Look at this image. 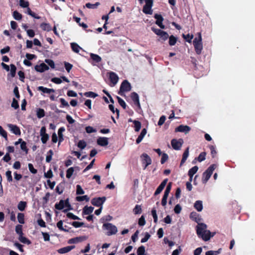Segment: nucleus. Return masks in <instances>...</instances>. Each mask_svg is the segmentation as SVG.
Returning a JSON list of instances; mask_svg holds the SVG:
<instances>
[{
  "label": "nucleus",
  "instance_id": "obj_1",
  "mask_svg": "<svg viewBox=\"0 0 255 255\" xmlns=\"http://www.w3.org/2000/svg\"><path fill=\"white\" fill-rule=\"evenodd\" d=\"M207 225L204 223L199 224L196 227L198 236L204 241H209L215 234V233H211L210 231L207 230Z\"/></svg>",
  "mask_w": 255,
  "mask_h": 255
},
{
  "label": "nucleus",
  "instance_id": "obj_2",
  "mask_svg": "<svg viewBox=\"0 0 255 255\" xmlns=\"http://www.w3.org/2000/svg\"><path fill=\"white\" fill-rule=\"evenodd\" d=\"M103 228L108 231L107 233L108 236L115 235L118 232L116 226L111 223H104L103 225Z\"/></svg>",
  "mask_w": 255,
  "mask_h": 255
},
{
  "label": "nucleus",
  "instance_id": "obj_3",
  "mask_svg": "<svg viewBox=\"0 0 255 255\" xmlns=\"http://www.w3.org/2000/svg\"><path fill=\"white\" fill-rule=\"evenodd\" d=\"M131 89V86L129 82L127 80H125L121 85L118 94L121 96H123L124 92H129Z\"/></svg>",
  "mask_w": 255,
  "mask_h": 255
},
{
  "label": "nucleus",
  "instance_id": "obj_4",
  "mask_svg": "<svg viewBox=\"0 0 255 255\" xmlns=\"http://www.w3.org/2000/svg\"><path fill=\"white\" fill-rule=\"evenodd\" d=\"M106 200V197H95L91 200V204L96 207H103L102 205Z\"/></svg>",
  "mask_w": 255,
  "mask_h": 255
},
{
  "label": "nucleus",
  "instance_id": "obj_5",
  "mask_svg": "<svg viewBox=\"0 0 255 255\" xmlns=\"http://www.w3.org/2000/svg\"><path fill=\"white\" fill-rule=\"evenodd\" d=\"M141 158H142V163L144 165L143 169H145L148 165L151 164V159L145 153L142 154Z\"/></svg>",
  "mask_w": 255,
  "mask_h": 255
},
{
  "label": "nucleus",
  "instance_id": "obj_6",
  "mask_svg": "<svg viewBox=\"0 0 255 255\" xmlns=\"http://www.w3.org/2000/svg\"><path fill=\"white\" fill-rule=\"evenodd\" d=\"M154 18L156 19L155 24L161 29H164L165 28V26L162 23L164 18L161 14L155 13L154 15Z\"/></svg>",
  "mask_w": 255,
  "mask_h": 255
},
{
  "label": "nucleus",
  "instance_id": "obj_7",
  "mask_svg": "<svg viewBox=\"0 0 255 255\" xmlns=\"http://www.w3.org/2000/svg\"><path fill=\"white\" fill-rule=\"evenodd\" d=\"M35 70L38 72L42 73L46 70L49 69V67L44 63L40 64V65H36L34 67Z\"/></svg>",
  "mask_w": 255,
  "mask_h": 255
},
{
  "label": "nucleus",
  "instance_id": "obj_8",
  "mask_svg": "<svg viewBox=\"0 0 255 255\" xmlns=\"http://www.w3.org/2000/svg\"><path fill=\"white\" fill-rule=\"evenodd\" d=\"M168 181V179H164L162 182L160 183L159 186L156 189L155 192H154V196H156L160 194L161 191L163 190L165 186H166L167 182Z\"/></svg>",
  "mask_w": 255,
  "mask_h": 255
},
{
  "label": "nucleus",
  "instance_id": "obj_9",
  "mask_svg": "<svg viewBox=\"0 0 255 255\" xmlns=\"http://www.w3.org/2000/svg\"><path fill=\"white\" fill-rule=\"evenodd\" d=\"M191 129L190 127L188 126H184L183 125H180L175 128V131L182 132L185 133H188Z\"/></svg>",
  "mask_w": 255,
  "mask_h": 255
},
{
  "label": "nucleus",
  "instance_id": "obj_10",
  "mask_svg": "<svg viewBox=\"0 0 255 255\" xmlns=\"http://www.w3.org/2000/svg\"><path fill=\"white\" fill-rule=\"evenodd\" d=\"M109 79L113 84V86H115L118 82L119 77L115 72H110L109 73Z\"/></svg>",
  "mask_w": 255,
  "mask_h": 255
},
{
  "label": "nucleus",
  "instance_id": "obj_11",
  "mask_svg": "<svg viewBox=\"0 0 255 255\" xmlns=\"http://www.w3.org/2000/svg\"><path fill=\"white\" fill-rule=\"evenodd\" d=\"M74 247H75L74 246H67V247L59 249V250H58L57 252L59 254H65V253H68L69 252L71 251L74 248Z\"/></svg>",
  "mask_w": 255,
  "mask_h": 255
},
{
  "label": "nucleus",
  "instance_id": "obj_12",
  "mask_svg": "<svg viewBox=\"0 0 255 255\" xmlns=\"http://www.w3.org/2000/svg\"><path fill=\"white\" fill-rule=\"evenodd\" d=\"M37 90L39 91L42 92L43 93L50 94L51 93H54L55 90L53 89H49L43 86H39Z\"/></svg>",
  "mask_w": 255,
  "mask_h": 255
},
{
  "label": "nucleus",
  "instance_id": "obj_13",
  "mask_svg": "<svg viewBox=\"0 0 255 255\" xmlns=\"http://www.w3.org/2000/svg\"><path fill=\"white\" fill-rule=\"evenodd\" d=\"M9 128L11 131L16 135H20L21 133L20 130L19 128L15 125H9Z\"/></svg>",
  "mask_w": 255,
  "mask_h": 255
},
{
  "label": "nucleus",
  "instance_id": "obj_14",
  "mask_svg": "<svg viewBox=\"0 0 255 255\" xmlns=\"http://www.w3.org/2000/svg\"><path fill=\"white\" fill-rule=\"evenodd\" d=\"M64 182L60 183L56 187V192L59 194H61L64 190Z\"/></svg>",
  "mask_w": 255,
  "mask_h": 255
},
{
  "label": "nucleus",
  "instance_id": "obj_15",
  "mask_svg": "<svg viewBox=\"0 0 255 255\" xmlns=\"http://www.w3.org/2000/svg\"><path fill=\"white\" fill-rule=\"evenodd\" d=\"M93 210L94 207L92 206L88 207V206H86L83 209L82 214L83 215H90L93 212Z\"/></svg>",
  "mask_w": 255,
  "mask_h": 255
},
{
  "label": "nucleus",
  "instance_id": "obj_16",
  "mask_svg": "<svg viewBox=\"0 0 255 255\" xmlns=\"http://www.w3.org/2000/svg\"><path fill=\"white\" fill-rule=\"evenodd\" d=\"M57 227L58 229L61 231H64L65 232H70L71 228H69L68 229H65L63 227V221L62 220H60L56 224Z\"/></svg>",
  "mask_w": 255,
  "mask_h": 255
},
{
  "label": "nucleus",
  "instance_id": "obj_17",
  "mask_svg": "<svg viewBox=\"0 0 255 255\" xmlns=\"http://www.w3.org/2000/svg\"><path fill=\"white\" fill-rule=\"evenodd\" d=\"M189 147H188L183 154L182 158L180 164V166H182L185 163L189 155Z\"/></svg>",
  "mask_w": 255,
  "mask_h": 255
},
{
  "label": "nucleus",
  "instance_id": "obj_18",
  "mask_svg": "<svg viewBox=\"0 0 255 255\" xmlns=\"http://www.w3.org/2000/svg\"><path fill=\"white\" fill-rule=\"evenodd\" d=\"M193 45L194 46L196 53L198 55L200 54L203 49L202 43H195V44H193Z\"/></svg>",
  "mask_w": 255,
  "mask_h": 255
},
{
  "label": "nucleus",
  "instance_id": "obj_19",
  "mask_svg": "<svg viewBox=\"0 0 255 255\" xmlns=\"http://www.w3.org/2000/svg\"><path fill=\"white\" fill-rule=\"evenodd\" d=\"M65 128L63 127H61L58 129V137H59V143H60V142L63 141V140L64 139L63 132L64 131H65Z\"/></svg>",
  "mask_w": 255,
  "mask_h": 255
},
{
  "label": "nucleus",
  "instance_id": "obj_20",
  "mask_svg": "<svg viewBox=\"0 0 255 255\" xmlns=\"http://www.w3.org/2000/svg\"><path fill=\"white\" fill-rule=\"evenodd\" d=\"M73 19L79 24V26L82 27L84 29H86L88 27V25L84 23L81 22V18L77 16H74Z\"/></svg>",
  "mask_w": 255,
  "mask_h": 255
},
{
  "label": "nucleus",
  "instance_id": "obj_21",
  "mask_svg": "<svg viewBox=\"0 0 255 255\" xmlns=\"http://www.w3.org/2000/svg\"><path fill=\"white\" fill-rule=\"evenodd\" d=\"M146 133V129L145 128H143L142 129L140 134L138 135V137L137 138L136 140V143H139L141 142L142 139H143V137L145 136V135Z\"/></svg>",
  "mask_w": 255,
  "mask_h": 255
},
{
  "label": "nucleus",
  "instance_id": "obj_22",
  "mask_svg": "<svg viewBox=\"0 0 255 255\" xmlns=\"http://www.w3.org/2000/svg\"><path fill=\"white\" fill-rule=\"evenodd\" d=\"M84 239V237H78L74 238H72L69 240L68 243L69 244H76L79 242H82V241H83Z\"/></svg>",
  "mask_w": 255,
  "mask_h": 255
},
{
  "label": "nucleus",
  "instance_id": "obj_23",
  "mask_svg": "<svg viewBox=\"0 0 255 255\" xmlns=\"http://www.w3.org/2000/svg\"><path fill=\"white\" fill-rule=\"evenodd\" d=\"M65 201L63 200H61L59 203H57L55 205V208L57 210H61L65 207Z\"/></svg>",
  "mask_w": 255,
  "mask_h": 255
},
{
  "label": "nucleus",
  "instance_id": "obj_24",
  "mask_svg": "<svg viewBox=\"0 0 255 255\" xmlns=\"http://www.w3.org/2000/svg\"><path fill=\"white\" fill-rule=\"evenodd\" d=\"M90 58L91 59L96 63H99L102 61L101 57L97 54L91 53Z\"/></svg>",
  "mask_w": 255,
  "mask_h": 255
},
{
  "label": "nucleus",
  "instance_id": "obj_25",
  "mask_svg": "<svg viewBox=\"0 0 255 255\" xmlns=\"http://www.w3.org/2000/svg\"><path fill=\"white\" fill-rule=\"evenodd\" d=\"M194 206L198 212H201L203 209L202 202L200 200L196 201Z\"/></svg>",
  "mask_w": 255,
  "mask_h": 255
},
{
  "label": "nucleus",
  "instance_id": "obj_26",
  "mask_svg": "<svg viewBox=\"0 0 255 255\" xmlns=\"http://www.w3.org/2000/svg\"><path fill=\"white\" fill-rule=\"evenodd\" d=\"M40 27L45 31H50L52 30L51 26L49 23H42Z\"/></svg>",
  "mask_w": 255,
  "mask_h": 255
},
{
  "label": "nucleus",
  "instance_id": "obj_27",
  "mask_svg": "<svg viewBox=\"0 0 255 255\" xmlns=\"http://www.w3.org/2000/svg\"><path fill=\"white\" fill-rule=\"evenodd\" d=\"M18 240L20 242L23 244L30 245L31 243L29 240L26 237H23V235L19 236L18 237Z\"/></svg>",
  "mask_w": 255,
  "mask_h": 255
},
{
  "label": "nucleus",
  "instance_id": "obj_28",
  "mask_svg": "<svg viewBox=\"0 0 255 255\" xmlns=\"http://www.w3.org/2000/svg\"><path fill=\"white\" fill-rule=\"evenodd\" d=\"M27 203L25 201H20L18 203L17 208L20 211H23L25 210L26 207Z\"/></svg>",
  "mask_w": 255,
  "mask_h": 255
},
{
  "label": "nucleus",
  "instance_id": "obj_29",
  "mask_svg": "<svg viewBox=\"0 0 255 255\" xmlns=\"http://www.w3.org/2000/svg\"><path fill=\"white\" fill-rule=\"evenodd\" d=\"M198 170V167L197 166H194L192 168L189 169L188 171V176H194V175L197 172Z\"/></svg>",
  "mask_w": 255,
  "mask_h": 255
},
{
  "label": "nucleus",
  "instance_id": "obj_30",
  "mask_svg": "<svg viewBox=\"0 0 255 255\" xmlns=\"http://www.w3.org/2000/svg\"><path fill=\"white\" fill-rule=\"evenodd\" d=\"M169 44L170 46H174L175 45L177 38V37H175L173 35H171L170 36H169Z\"/></svg>",
  "mask_w": 255,
  "mask_h": 255
},
{
  "label": "nucleus",
  "instance_id": "obj_31",
  "mask_svg": "<svg viewBox=\"0 0 255 255\" xmlns=\"http://www.w3.org/2000/svg\"><path fill=\"white\" fill-rule=\"evenodd\" d=\"M100 5V3L99 2H97L94 4H92L91 3H87L85 5L86 7L88 8L91 9H96L98 7V6Z\"/></svg>",
  "mask_w": 255,
  "mask_h": 255
},
{
  "label": "nucleus",
  "instance_id": "obj_32",
  "mask_svg": "<svg viewBox=\"0 0 255 255\" xmlns=\"http://www.w3.org/2000/svg\"><path fill=\"white\" fill-rule=\"evenodd\" d=\"M217 165L215 164H213L211 165L205 171V172L207 173H209L210 175H212L214 170L216 168Z\"/></svg>",
  "mask_w": 255,
  "mask_h": 255
},
{
  "label": "nucleus",
  "instance_id": "obj_33",
  "mask_svg": "<svg viewBox=\"0 0 255 255\" xmlns=\"http://www.w3.org/2000/svg\"><path fill=\"white\" fill-rule=\"evenodd\" d=\"M36 115L38 118L41 119L45 116V111L43 109L39 108L37 110Z\"/></svg>",
  "mask_w": 255,
  "mask_h": 255
},
{
  "label": "nucleus",
  "instance_id": "obj_34",
  "mask_svg": "<svg viewBox=\"0 0 255 255\" xmlns=\"http://www.w3.org/2000/svg\"><path fill=\"white\" fill-rule=\"evenodd\" d=\"M71 47L73 51L76 53H78L79 52L80 49L81 47L76 43H72L71 44Z\"/></svg>",
  "mask_w": 255,
  "mask_h": 255
},
{
  "label": "nucleus",
  "instance_id": "obj_35",
  "mask_svg": "<svg viewBox=\"0 0 255 255\" xmlns=\"http://www.w3.org/2000/svg\"><path fill=\"white\" fill-rule=\"evenodd\" d=\"M15 232L19 236L23 235L22 232V226L21 225H17L15 227Z\"/></svg>",
  "mask_w": 255,
  "mask_h": 255
},
{
  "label": "nucleus",
  "instance_id": "obj_36",
  "mask_svg": "<svg viewBox=\"0 0 255 255\" xmlns=\"http://www.w3.org/2000/svg\"><path fill=\"white\" fill-rule=\"evenodd\" d=\"M76 201L79 202H82L84 200L88 202L89 201L90 198L87 195H84L82 196H77L76 198Z\"/></svg>",
  "mask_w": 255,
  "mask_h": 255
},
{
  "label": "nucleus",
  "instance_id": "obj_37",
  "mask_svg": "<svg viewBox=\"0 0 255 255\" xmlns=\"http://www.w3.org/2000/svg\"><path fill=\"white\" fill-rule=\"evenodd\" d=\"M17 220L20 224H24V215L23 213H19L17 215Z\"/></svg>",
  "mask_w": 255,
  "mask_h": 255
},
{
  "label": "nucleus",
  "instance_id": "obj_38",
  "mask_svg": "<svg viewBox=\"0 0 255 255\" xmlns=\"http://www.w3.org/2000/svg\"><path fill=\"white\" fill-rule=\"evenodd\" d=\"M13 18L17 20H20L22 19V14L18 12L17 11L15 10L13 12Z\"/></svg>",
  "mask_w": 255,
  "mask_h": 255
},
{
  "label": "nucleus",
  "instance_id": "obj_39",
  "mask_svg": "<svg viewBox=\"0 0 255 255\" xmlns=\"http://www.w3.org/2000/svg\"><path fill=\"white\" fill-rule=\"evenodd\" d=\"M133 212H134V214H140L142 212L141 206L139 205H136L133 209Z\"/></svg>",
  "mask_w": 255,
  "mask_h": 255
},
{
  "label": "nucleus",
  "instance_id": "obj_40",
  "mask_svg": "<svg viewBox=\"0 0 255 255\" xmlns=\"http://www.w3.org/2000/svg\"><path fill=\"white\" fill-rule=\"evenodd\" d=\"M134 130L136 131H138L141 128V123L138 121H133Z\"/></svg>",
  "mask_w": 255,
  "mask_h": 255
},
{
  "label": "nucleus",
  "instance_id": "obj_41",
  "mask_svg": "<svg viewBox=\"0 0 255 255\" xmlns=\"http://www.w3.org/2000/svg\"><path fill=\"white\" fill-rule=\"evenodd\" d=\"M10 75H11V76L12 77H15V74H16V67L13 64H10Z\"/></svg>",
  "mask_w": 255,
  "mask_h": 255
},
{
  "label": "nucleus",
  "instance_id": "obj_42",
  "mask_svg": "<svg viewBox=\"0 0 255 255\" xmlns=\"http://www.w3.org/2000/svg\"><path fill=\"white\" fill-rule=\"evenodd\" d=\"M109 109L113 113H115V112L117 114V118H119V114H120V111L118 109H116V110H115V108H114V105H113L112 104H111V105H109Z\"/></svg>",
  "mask_w": 255,
  "mask_h": 255
},
{
  "label": "nucleus",
  "instance_id": "obj_43",
  "mask_svg": "<svg viewBox=\"0 0 255 255\" xmlns=\"http://www.w3.org/2000/svg\"><path fill=\"white\" fill-rule=\"evenodd\" d=\"M117 98L119 104L124 109H126L127 107V104L124 100L118 96L117 97Z\"/></svg>",
  "mask_w": 255,
  "mask_h": 255
},
{
  "label": "nucleus",
  "instance_id": "obj_44",
  "mask_svg": "<svg viewBox=\"0 0 255 255\" xmlns=\"http://www.w3.org/2000/svg\"><path fill=\"white\" fill-rule=\"evenodd\" d=\"M211 176L209 173H206L205 171L203 174L202 181L203 183H206Z\"/></svg>",
  "mask_w": 255,
  "mask_h": 255
},
{
  "label": "nucleus",
  "instance_id": "obj_45",
  "mask_svg": "<svg viewBox=\"0 0 255 255\" xmlns=\"http://www.w3.org/2000/svg\"><path fill=\"white\" fill-rule=\"evenodd\" d=\"M221 249H219L218 251H209L206 252V255H218L221 252Z\"/></svg>",
  "mask_w": 255,
  "mask_h": 255
},
{
  "label": "nucleus",
  "instance_id": "obj_46",
  "mask_svg": "<svg viewBox=\"0 0 255 255\" xmlns=\"http://www.w3.org/2000/svg\"><path fill=\"white\" fill-rule=\"evenodd\" d=\"M97 143H108V138L105 137H99L97 139Z\"/></svg>",
  "mask_w": 255,
  "mask_h": 255
},
{
  "label": "nucleus",
  "instance_id": "obj_47",
  "mask_svg": "<svg viewBox=\"0 0 255 255\" xmlns=\"http://www.w3.org/2000/svg\"><path fill=\"white\" fill-rule=\"evenodd\" d=\"M171 186H172V183L169 182L167 186H166V189L164 191V195L167 196H168L170 192V190L171 189Z\"/></svg>",
  "mask_w": 255,
  "mask_h": 255
},
{
  "label": "nucleus",
  "instance_id": "obj_48",
  "mask_svg": "<svg viewBox=\"0 0 255 255\" xmlns=\"http://www.w3.org/2000/svg\"><path fill=\"white\" fill-rule=\"evenodd\" d=\"M74 171V168L72 167L68 168L66 171V177L70 178L73 174Z\"/></svg>",
  "mask_w": 255,
  "mask_h": 255
},
{
  "label": "nucleus",
  "instance_id": "obj_49",
  "mask_svg": "<svg viewBox=\"0 0 255 255\" xmlns=\"http://www.w3.org/2000/svg\"><path fill=\"white\" fill-rule=\"evenodd\" d=\"M19 5L23 8L28 7L29 6V2L25 0H19Z\"/></svg>",
  "mask_w": 255,
  "mask_h": 255
},
{
  "label": "nucleus",
  "instance_id": "obj_50",
  "mask_svg": "<svg viewBox=\"0 0 255 255\" xmlns=\"http://www.w3.org/2000/svg\"><path fill=\"white\" fill-rule=\"evenodd\" d=\"M206 153L205 152H202L200 153L199 155L197 157V160L199 162H202L205 159Z\"/></svg>",
  "mask_w": 255,
  "mask_h": 255
},
{
  "label": "nucleus",
  "instance_id": "obj_51",
  "mask_svg": "<svg viewBox=\"0 0 255 255\" xmlns=\"http://www.w3.org/2000/svg\"><path fill=\"white\" fill-rule=\"evenodd\" d=\"M84 95L87 97H91L93 98H95L98 96V95L93 92H87L84 93Z\"/></svg>",
  "mask_w": 255,
  "mask_h": 255
},
{
  "label": "nucleus",
  "instance_id": "obj_52",
  "mask_svg": "<svg viewBox=\"0 0 255 255\" xmlns=\"http://www.w3.org/2000/svg\"><path fill=\"white\" fill-rule=\"evenodd\" d=\"M151 214L153 218V221L155 223H157L158 218L156 214V211L155 208H153L151 210Z\"/></svg>",
  "mask_w": 255,
  "mask_h": 255
},
{
  "label": "nucleus",
  "instance_id": "obj_53",
  "mask_svg": "<svg viewBox=\"0 0 255 255\" xmlns=\"http://www.w3.org/2000/svg\"><path fill=\"white\" fill-rule=\"evenodd\" d=\"M145 253V247L141 246L137 250V255H143Z\"/></svg>",
  "mask_w": 255,
  "mask_h": 255
},
{
  "label": "nucleus",
  "instance_id": "obj_54",
  "mask_svg": "<svg viewBox=\"0 0 255 255\" xmlns=\"http://www.w3.org/2000/svg\"><path fill=\"white\" fill-rule=\"evenodd\" d=\"M198 37H195L193 40V43L195 44V43H199L202 42V36L201 33H198Z\"/></svg>",
  "mask_w": 255,
  "mask_h": 255
},
{
  "label": "nucleus",
  "instance_id": "obj_55",
  "mask_svg": "<svg viewBox=\"0 0 255 255\" xmlns=\"http://www.w3.org/2000/svg\"><path fill=\"white\" fill-rule=\"evenodd\" d=\"M84 194V191L83 190L82 188L80 185H77L76 186V194L77 195H82Z\"/></svg>",
  "mask_w": 255,
  "mask_h": 255
},
{
  "label": "nucleus",
  "instance_id": "obj_56",
  "mask_svg": "<svg viewBox=\"0 0 255 255\" xmlns=\"http://www.w3.org/2000/svg\"><path fill=\"white\" fill-rule=\"evenodd\" d=\"M130 97L133 102L136 101L139 99V96L138 94L135 92H132L131 93Z\"/></svg>",
  "mask_w": 255,
  "mask_h": 255
},
{
  "label": "nucleus",
  "instance_id": "obj_57",
  "mask_svg": "<svg viewBox=\"0 0 255 255\" xmlns=\"http://www.w3.org/2000/svg\"><path fill=\"white\" fill-rule=\"evenodd\" d=\"M183 37L185 39V40L187 42H188L189 43H191V40L193 38V35H190L189 34H188L186 35L183 34Z\"/></svg>",
  "mask_w": 255,
  "mask_h": 255
},
{
  "label": "nucleus",
  "instance_id": "obj_58",
  "mask_svg": "<svg viewBox=\"0 0 255 255\" xmlns=\"http://www.w3.org/2000/svg\"><path fill=\"white\" fill-rule=\"evenodd\" d=\"M159 36L162 40H163V41H165L168 38L169 35L166 32L163 31V32Z\"/></svg>",
  "mask_w": 255,
  "mask_h": 255
},
{
  "label": "nucleus",
  "instance_id": "obj_59",
  "mask_svg": "<svg viewBox=\"0 0 255 255\" xmlns=\"http://www.w3.org/2000/svg\"><path fill=\"white\" fill-rule=\"evenodd\" d=\"M64 64L65 68L66 71H67V72H68V73L70 72V70L72 69V68L73 67L72 64H71L68 62H64Z\"/></svg>",
  "mask_w": 255,
  "mask_h": 255
},
{
  "label": "nucleus",
  "instance_id": "obj_60",
  "mask_svg": "<svg viewBox=\"0 0 255 255\" xmlns=\"http://www.w3.org/2000/svg\"><path fill=\"white\" fill-rule=\"evenodd\" d=\"M5 175L7 178L8 182H10L12 181V177L11 175V172L10 170H7L5 173Z\"/></svg>",
  "mask_w": 255,
  "mask_h": 255
},
{
  "label": "nucleus",
  "instance_id": "obj_61",
  "mask_svg": "<svg viewBox=\"0 0 255 255\" xmlns=\"http://www.w3.org/2000/svg\"><path fill=\"white\" fill-rule=\"evenodd\" d=\"M60 101L61 103V105L60 106V107H69V105L68 104V103L63 98H60Z\"/></svg>",
  "mask_w": 255,
  "mask_h": 255
},
{
  "label": "nucleus",
  "instance_id": "obj_62",
  "mask_svg": "<svg viewBox=\"0 0 255 255\" xmlns=\"http://www.w3.org/2000/svg\"><path fill=\"white\" fill-rule=\"evenodd\" d=\"M67 217L68 218L73 219V220H80V219L77 216L74 215L72 213H68L67 214Z\"/></svg>",
  "mask_w": 255,
  "mask_h": 255
},
{
  "label": "nucleus",
  "instance_id": "obj_63",
  "mask_svg": "<svg viewBox=\"0 0 255 255\" xmlns=\"http://www.w3.org/2000/svg\"><path fill=\"white\" fill-rule=\"evenodd\" d=\"M145 223L146 222H145L144 217L143 215H142L138 220V225L140 226H143L145 224Z\"/></svg>",
  "mask_w": 255,
  "mask_h": 255
},
{
  "label": "nucleus",
  "instance_id": "obj_64",
  "mask_svg": "<svg viewBox=\"0 0 255 255\" xmlns=\"http://www.w3.org/2000/svg\"><path fill=\"white\" fill-rule=\"evenodd\" d=\"M11 107L15 109H17L19 108V104L18 101L14 98L13 99L11 103Z\"/></svg>",
  "mask_w": 255,
  "mask_h": 255
}]
</instances>
